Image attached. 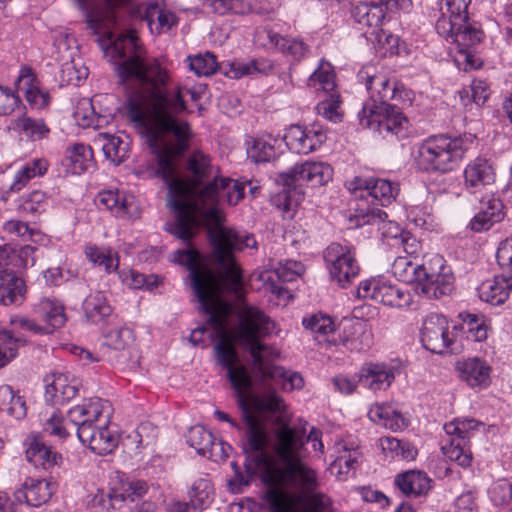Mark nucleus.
I'll return each instance as SVG.
<instances>
[{
	"label": "nucleus",
	"mask_w": 512,
	"mask_h": 512,
	"mask_svg": "<svg viewBox=\"0 0 512 512\" xmlns=\"http://www.w3.org/2000/svg\"><path fill=\"white\" fill-rule=\"evenodd\" d=\"M85 14L88 27L95 34H108L105 56L115 65L122 83L133 82L137 88L127 99V115L131 122L143 129L147 143L157 162L156 174L168 185L169 205L175 221L167 231L183 241L196 233L200 220L223 221L221 202L235 206L245 195V183L218 175L214 181L190 197L189 187L175 177L174 160L188 148L192 138L190 124L182 117L187 110L185 88L168 90L170 73L163 63L144 56L136 32L114 35L108 31L110 16L93 4V0H74ZM110 6L129 0H105Z\"/></svg>",
	"instance_id": "obj_1"
},
{
	"label": "nucleus",
	"mask_w": 512,
	"mask_h": 512,
	"mask_svg": "<svg viewBox=\"0 0 512 512\" xmlns=\"http://www.w3.org/2000/svg\"><path fill=\"white\" fill-rule=\"evenodd\" d=\"M266 428H244L242 446L246 453H257L261 481L268 485L265 498L272 512H333L332 500L318 491L315 470L302 460L305 429L276 428L272 449L280 466L265 451Z\"/></svg>",
	"instance_id": "obj_2"
},
{
	"label": "nucleus",
	"mask_w": 512,
	"mask_h": 512,
	"mask_svg": "<svg viewBox=\"0 0 512 512\" xmlns=\"http://www.w3.org/2000/svg\"><path fill=\"white\" fill-rule=\"evenodd\" d=\"M238 323L232 330L234 341L252 358L255 373L264 381L273 380L285 391L299 390L304 387L300 373L287 371L272 364L279 351L262 343L261 339L276 331V324L260 309L244 305L238 311Z\"/></svg>",
	"instance_id": "obj_3"
},
{
	"label": "nucleus",
	"mask_w": 512,
	"mask_h": 512,
	"mask_svg": "<svg viewBox=\"0 0 512 512\" xmlns=\"http://www.w3.org/2000/svg\"><path fill=\"white\" fill-rule=\"evenodd\" d=\"M476 137L468 134L451 137L447 134L432 135L422 140L416 149V167L424 172L448 173L462 162Z\"/></svg>",
	"instance_id": "obj_4"
},
{
	"label": "nucleus",
	"mask_w": 512,
	"mask_h": 512,
	"mask_svg": "<svg viewBox=\"0 0 512 512\" xmlns=\"http://www.w3.org/2000/svg\"><path fill=\"white\" fill-rule=\"evenodd\" d=\"M111 415L112 408L107 400L89 398L70 408L66 419L59 412L53 411L43 427L50 435L64 439L70 435L68 427L72 426L79 437L84 429L91 430L100 422L110 423Z\"/></svg>",
	"instance_id": "obj_5"
},
{
	"label": "nucleus",
	"mask_w": 512,
	"mask_h": 512,
	"mask_svg": "<svg viewBox=\"0 0 512 512\" xmlns=\"http://www.w3.org/2000/svg\"><path fill=\"white\" fill-rule=\"evenodd\" d=\"M358 119L363 128L376 131L386 139H405L411 133L410 121L392 104L382 107L375 102H364Z\"/></svg>",
	"instance_id": "obj_6"
},
{
	"label": "nucleus",
	"mask_w": 512,
	"mask_h": 512,
	"mask_svg": "<svg viewBox=\"0 0 512 512\" xmlns=\"http://www.w3.org/2000/svg\"><path fill=\"white\" fill-rule=\"evenodd\" d=\"M356 295L397 309H408L414 303V294L407 286L394 284L384 278L361 281Z\"/></svg>",
	"instance_id": "obj_7"
},
{
	"label": "nucleus",
	"mask_w": 512,
	"mask_h": 512,
	"mask_svg": "<svg viewBox=\"0 0 512 512\" xmlns=\"http://www.w3.org/2000/svg\"><path fill=\"white\" fill-rule=\"evenodd\" d=\"M324 261L331 280L348 287L360 273L355 249L350 244L331 243L324 251Z\"/></svg>",
	"instance_id": "obj_8"
},
{
	"label": "nucleus",
	"mask_w": 512,
	"mask_h": 512,
	"mask_svg": "<svg viewBox=\"0 0 512 512\" xmlns=\"http://www.w3.org/2000/svg\"><path fill=\"white\" fill-rule=\"evenodd\" d=\"M416 291L428 298L439 299L451 294L454 289V275L446 261L439 255L433 256L424 269L418 272Z\"/></svg>",
	"instance_id": "obj_9"
},
{
	"label": "nucleus",
	"mask_w": 512,
	"mask_h": 512,
	"mask_svg": "<svg viewBox=\"0 0 512 512\" xmlns=\"http://www.w3.org/2000/svg\"><path fill=\"white\" fill-rule=\"evenodd\" d=\"M254 43L260 47L281 53L294 64L305 60L311 52L310 45L303 37L281 35L265 27L256 29L254 33Z\"/></svg>",
	"instance_id": "obj_10"
},
{
	"label": "nucleus",
	"mask_w": 512,
	"mask_h": 512,
	"mask_svg": "<svg viewBox=\"0 0 512 512\" xmlns=\"http://www.w3.org/2000/svg\"><path fill=\"white\" fill-rule=\"evenodd\" d=\"M181 155L182 154L175 158V164ZM185 171L187 174V181L183 180V182L189 187L188 193L190 194V197H195L202 187L207 185L209 182L214 181V179L220 174L219 167L213 164L211 157L201 150H195L188 155L185 161ZM175 177L178 179L176 165Z\"/></svg>",
	"instance_id": "obj_11"
},
{
	"label": "nucleus",
	"mask_w": 512,
	"mask_h": 512,
	"mask_svg": "<svg viewBox=\"0 0 512 512\" xmlns=\"http://www.w3.org/2000/svg\"><path fill=\"white\" fill-rule=\"evenodd\" d=\"M420 339L425 349L436 354L444 353L454 339L447 318L437 313L428 314L422 323Z\"/></svg>",
	"instance_id": "obj_12"
},
{
	"label": "nucleus",
	"mask_w": 512,
	"mask_h": 512,
	"mask_svg": "<svg viewBox=\"0 0 512 512\" xmlns=\"http://www.w3.org/2000/svg\"><path fill=\"white\" fill-rule=\"evenodd\" d=\"M326 139V131L318 123L309 126L291 125L283 136L290 151L304 155L318 150Z\"/></svg>",
	"instance_id": "obj_13"
},
{
	"label": "nucleus",
	"mask_w": 512,
	"mask_h": 512,
	"mask_svg": "<svg viewBox=\"0 0 512 512\" xmlns=\"http://www.w3.org/2000/svg\"><path fill=\"white\" fill-rule=\"evenodd\" d=\"M348 190L356 197L370 196L380 205L391 204L399 192L397 183L387 179L356 176L347 183Z\"/></svg>",
	"instance_id": "obj_14"
},
{
	"label": "nucleus",
	"mask_w": 512,
	"mask_h": 512,
	"mask_svg": "<svg viewBox=\"0 0 512 512\" xmlns=\"http://www.w3.org/2000/svg\"><path fill=\"white\" fill-rule=\"evenodd\" d=\"M23 450L25 459L36 469L51 471L59 467L63 462V457L48 446L44 438L39 433H29L23 440Z\"/></svg>",
	"instance_id": "obj_15"
},
{
	"label": "nucleus",
	"mask_w": 512,
	"mask_h": 512,
	"mask_svg": "<svg viewBox=\"0 0 512 512\" xmlns=\"http://www.w3.org/2000/svg\"><path fill=\"white\" fill-rule=\"evenodd\" d=\"M333 177V168L330 164L321 161H305L295 164L286 173L284 181L287 186L307 183L311 187L327 184Z\"/></svg>",
	"instance_id": "obj_16"
},
{
	"label": "nucleus",
	"mask_w": 512,
	"mask_h": 512,
	"mask_svg": "<svg viewBox=\"0 0 512 512\" xmlns=\"http://www.w3.org/2000/svg\"><path fill=\"white\" fill-rule=\"evenodd\" d=\"M99 208L110 211L114 216L127 220L140 217V206L132 194L119 190H104L97 195Z\"/></svg>",
	"instance_id": "obj_17"
},
{
	"label": "nucleus",
	"mask_w": 512,
	"mask_h": 512,
	"mask_svg": "<svg viewBox=\"0 0 512 512\" xmlns=\"http://www.w3.org/2000/svg\"><path fill=\"white\" fill-rule=\"evenodd\" d=\"M358 81L364 84L369 99L366 102H375L380 106L390 105L389 98L393 81L383 71L373 65L364 66L357 74Z\"/></svg>",
	"instance_id": "obj_18"
},
{
	"label": "nucleus",
	"mask_w": 512,
	"mask_h": 512,
	"mask_svg": "<svg viewBox=\"0 0 512 512\" xmlns=\"http://www.w3.org/2000/svg\"><path fill=\"white\" fill-rule=\"evenodd\" d=\"M456 370L460 380L472 389L483 390L491 384L492 366L478 356L458 361Z\"/></svg>",
	"instance_id": "obj_19"
},
{
	"label": "nucleus",
	"mask_w": 512,
	"mask_h": 512,
	"mask_svg": "<svg viewBox=\"0 0 512 512\" xmlns=\"http://www.w3.org/2000/svg\"><path fill=\"white\" fill-rule=\"evenodd\" d=\"M440 36L445 38L446 41L455 44L458 52L464 56L471 67H478V65L470 62L471 53L469 52V49L479 44L484 37L483 31L477 23L471 22L467 18V20L463 21V24L453 26L452 31L448 35Z\"/></svg>",
	"instance_id": "obj_20"
},
{
	"label": "nucleus",
	"mask_w": 512,
	"mask_h": 512,
	"mask_svg": "<svg viewBox=\"0 0 512 512\" xmlns=\"http://www.w3.org/2000/svg\"><path fill=\"white\" fill-rule=\"evenodd\" d=\"M471 0H439L440 17L435 29L438 35H448L453 26L463 24L469 18L468 8Z\"/></svg>",
	"instance_id": "obj_21"
},
{
	"label": "nucleus",
	"mask_w": 512,
	"mask_h": 512,
	"mask_svg": "<svg viewBox=\"0 0 512 512\" xmlns=\"http://www.w3.org/2000/svg\"><path fill=\"white\" fill-rule=\"evenodd\" d=\"M495 182V171L488 159L477 157L464 169L465 188L473 194L482 192Z\"/></svg>",
	"instance_id": "obj_22"
},
{
	"label": "nucleus",
	"mask_w": 512,
	"mask_h": 512,
	"mask_svg": "<svg viewBox=\"0 0 512 512\" xmlns=\"http://www.w3.org/2000/svg\"><path fill=\"white\" fill-rule=\"evenodd\" d=\"M53 380L46 385L45 398L53 405H63L76 397L80 388V380L70 373L57 372Z\"/></svg>",
	"instance_id": "obj_23"
},
{
	"label": "nucleus",
	"mask_w": 512,
	"mask_h": 512,
	"mask_svg": "<svg viewBox=\"0 0 512 512\" xmlns=\"http://www.w3.org/2000/svg\"><path fill=\"white\" fill-rule=\"evenodd\" d=\"M187 443L196 452L212 461H219L227 457L224 452L223 443H215L213 434L202 425H195L190 428L187 436Z\"/></svg>",
	"instance_id": "obj_24"
},
{
	"label": "nucleus",
	"mask_w": 512,
	"mask_h": 512,
	"mask_svg": "<svg viewBox=\"0 0 512 512\" xmlns=\"http://www.w3.org/2000/svg\"><path fill=\"white\" fill-rule=\"evenodd\" d=\"M78 439L98 455H107L118 445V438L109 429V423L103 424V422L98 423L91 430L84 429Z\"/></svg>",
	"instance_id": "obj_25"
},
{
	"label": "nucleus",
	"mask_w": 512,
	"mask_h": 512,
	"mask_svg": "<svg viewBox=\"0 0 512 512\" xmlns=\"http://www.w3.org/2000/svg\"><path fill=\"white\" fill-rule=\"evenodd\" d=\"M55 491V485L46 479L28 477L14 496L19 503L39 507L48 502Z\"/></svg>",
	"instance_id": "obj_26"
},
{
	"label": "nucleus",
	"mask_w": 512,
	"mask_h": 512,
	"mask_svg": "<svg viewBox=\"0 0 512 512\" xmlns=\"http://www.w3.org/2000/svg\"><path fill=\"white\" fill-rule=\"evenodd\" d=\"M394 379V367L385 363H365L358 373L359 383L374 392L386 390Z\"/></svg>",
	"instance_id": "obj_27"
},
{
	"label": "nucleus",
	"mask_w": 512,
	"mask_h": 512,
	"mask_svg": "<svg viewBox=\"0 0 512 512\" xmlns=\"http://www.w3.org/2000/svg\"><path fill=\"white\" fill-rule=\"evenodd\" d=\"M33 313L40 319L45 335L53 333L64 326L67 321L63 304L55 298H42L33 305Z\"/></svg>",
	"instance_id": "obj_28"
},
{
	"label": "nucleus",
	"mask_w": 512,
	"mask_h": 512,
	"mask_svg": "<svg viewBox=\"0 0 512 512\" xmlns=\"http://www.w3.org/2000/svg\"><path fill=\"white\" fill-rule=\"evenodd\" d=\"M15 86L18 93L24 94L33 109L40 110L48 106L49 93L40 88L39 81L30 68H21Z\"/></svg>",
	"instance_id": "obj_29"
},
{
	"label": "nucleus",
	"mask_w": 512,
	"mask_h": 512,
	"mask_svg": "<svg viewBox=\"0 0 512 512\" xmlns=\"http://www.w3.org/2000/svg\"><path fill=\"white\" fill-rule=\"evenodd\" d=\"M504 218L503 204L500 199L489 196L480 201L478 213L471 219L469 227L474 232L490 229Z\"/></svg>",
	"instance_id": "obj_30"
},
{
	"label": "nucleus",
	"mask_w": 512,
	"mask_h": 512,
	"mask_svg": "<svg viewBox=\"0 0 512 512\" xmlns=\"http://www.w3.org/2000/svg\"><path fill=\"white\" fill-rule=\"evenodd\" d=\"M511 292L512 275L506 276L503 272L501 275L483 282L478 288L480 299L495 306L503 304Z\"/></svg>",
	"instance_id": "obj_31"
},
{
	"label": "nucleus",
	"mask_w": 512,
	"mask_h": 512,
	"mask_svg": "<svg viewBox=\"0 0 512 512\" xmlns=\"http://www.w3.org/2000/svg\"><path fill=\"white\" fill-rule=\"evenodd\" d=\"M143 14L152 32H167L177 24L175 13L167 9L163 2L158 0L147 2L144 5Z\"/></svg>",
	"instance_id": "obj_32"
},
{
	"label": "nucleus",
	"mask_w": 512,
	"mask_h": 512,
	"mask_svg": "<svg viewBox=\"0 0 512 512\" xmlns=\"http://www.w3.org/2000/svg\"><path fill=\"white\" fill-rule=\"evenodd\" d=\"M362 220L363 224L376 226L382 238L391 246H397L405 232L398 223L387 220V213L380 209L369 210Z\"/></svg>",
	"instance_id": "obj_33"
},
{
	"label": "nucleus",
	"mask_w": 512,
	"mask_h": 512,
	"mask_svg": "<svg viewBox=\"0 0 512 512\" xmlns=\"http://www.w3.org/2000/svg\"><path fill=\"white\" fill-rule=\"evenodd\" d=\"M343 345L350 351H365L371 345V333L360 322H349L344 325L336 345Z\"/></svg>",
	"instance_id": "obj_34"
},
{
	"label": "nucleus",
	"mask_w": 512,
	"mask_h": 512,
	"mask_svg": "<svg viewBox=\"0 0 512 512\" xmlns=\"http://www.w3.org/2000/svg\"><path fill=\"white\" fill-rule=\"evenodd\" d=\"M369 419L392 431H401L408 426V421L391 404L376 403L368 411Z\"/></svg>",
	"instance_id": "obj_35"
},
{
	"label": "nucleus",
	"mask_w": 512,
	"mask_h": 512,
	"mask_svg": "<svg viewBox=\"0 0 512 512\" xmlns=\"http://www.w3.org/2000/svg\"><path fill=\"white\" fill-rule=\"evenodd\" d=\"M94 144L100 146L106 159L115 165L123 163L128 157L130 147L127 137L123 139L119 136L99 133L94 139Z\"/></svg>",
	"instance_id": "obj_36"
},
{
	"label": "nucleus",
	"mask_w": 512,
	"mask_h": 512,
	"mask_svg": "<svg viewBox=\"0 0 512 512\" xmlns=\"http://www.w3.org/2000/svg\"><path fill=\"white\" fill-rule=\"evenodd\" d=\"M24 292V281L13 270H0V304H19L23 300Z\"/></svg>",
	"instance_id": "obj_37"
},
{
	"label": "nucleus",
	"mask_w": 512,
	"mask_h": 512,
	"mask_svg": "<svg viewBox=\"0 0 512 512\" xmlns=\"http://www.w3.org/2000/svg\"><path fill=\"white\" fill-rule=\"evenodd\" d=\"M302 324L305 329L309 330L319 342H325L336 345L335 324L331 317L321 313L304 317Z\"/></svg>",
	"instance_id": "obj_38"
},
{
	"label": "nucleus",
	"mask_w": 512,
	"mask_h": 512,
	"mask_svg": "<svg viewBox=\"0 0 512 512\" xmlns=\"http://www.w3.org/2000/svg\"><path fill=\"white\" fill-rule=\"evenodd\" d=\"M395 485L406 496H420L430 489V478L421 471L410 470L395 478Z\"/></svg>",
	"instance_id": "obj_39"
},
{
	"label": "nucleus",
	"mask_w": 512,
	"mask_h": 512,
	"mask_svg": "<svg viewBox=\"0 0 512 512\" xmlns=\"http://www.w3.org/2000/svg\"><path fill=\"white\" fill-rule=\"evenodd\" d=\"M49 164L46 159L37 158L24 163L15 173L9 186L10 192L21 191L32 179L46 174Z\"/></svg>",
	"instance_id": "obj_40"
},
{
	"label": "nucleus",
	"mask_w": 512,
	"mask_h": 512,
	"mask_svg": "<svg viewBox=\"0 0 512 512\" xmlns=\"http://www.w3.org/2000/svg\"><path fill=\"white\" fill-rule=\"evenodd\" d=\"M351 15L355 22L370 28H379L385 19L384 8L374 2H360L354 5Z\"/></svg>",
	"instance_id": "obj_41"
},
{
	"label": "nucleus",
	"mask_w": 512,
	"mask_h": 512,
	"mask_svg": "<svg viewBox=\"0 0 512 512\" xmlns=\"http://www.w3.org/2000/svg\"><path fill=\"white\" fill-rule=\"evenodd\" d=\"M335 72L325 59L319 61L317 69L307 79V86L315 92L331 93L335 90Z\"/></svg>",
	"instance_id": "obj_42"
},
{
	"label": "nucleus",
	"mask_w": 512,
	"mask_h": 512,
	"mask_svg": "<svg viewBox=\"0 0 512 512\" xmlns=\"http://www.w3.org/2000/svg\"><path fill=\"white\" fill-rule=\"evenodd\" d=\"M379 447L391 459L405 461L414 460L417 457V448L408 441H402L395 437H382L379 439Z\"/></svg>",
	"instance_id": "obj_43"
},
{
	"label": "nucleus",
	"mask_w": 512,
	"mask_h": 512,
	"mask_svg": "<svg viewBox=\"0 0 512 512\" xmlns=\"http://www.w3.org/2000/svg\"><path fill=\"white\" fill-rule=\"evenodd\" d=\"M279 142L280 139L271 134L259 136L248 147L247 155L255 163L268 162L275 157L276 146Z\"/></svg>",
	"instance_id": "obj_44"
},
{
	"label": "nucleus",
	"mask_w": 512,
	"mask_h": 512,
	"mask_svg": "<svg viewBox=\"0 0 512 512\" xmlns=\"http://www.w3.org/2000/svg\"><path fill=\"white\" fill-rule=\"evenodd\" d=\"M66 154L75 174L84 173L95 166L94 153L90 145L75 143L67 149Z\"/></svg>",
	"instance_id": "obj_45"
},
{
	"label": "nucleus",
	"mask_w": 512,
	"mask_h": 512,
	"mask_svg": "<svg viewBox=\"0 0 512 512\" xmlns=\"http://www.w3.org/2000/svg\"><path fill=\"white\" fill-rule=\"evenodd\" d=\"M83 310L86 317L94 323L104 320L112 313V308L101 291L91 292L85 298Z\"/></svg>",
	"instance_id": "obj_46"
},
{
	"label": "nucleus",
	"mask_w": 512,
	"mask_h": 512,
	"mask_svg": "<svg viewBox=\"0 0 512 512\" xmlns=\"http://www.w3.org/2000/svg\"><path fill=\"white\" fill-rule=\"evenodd\" d=\"M214 489L208 478H199L195 480L189 490V499L192 502L194 511H202L213 501Z\"/></svg>",
	"instance_id": "obj_47"
},
{
	"label": "nucleus",
	"mask_w": 512,
	"mask_h": 512,
	"mask_svg": "<svg viewBox=\"0 0 512 512\" xmlns=\"http://www.w3.org/2000/svg\"><path fill=\"white\" fill-rule=\"evenodd\" d=\"M13 128L24 134L32 141L41 140L50 132L49 127L42 119H34L26 115H22L12 122Z\"/></svg>",
	"instance_id": "obj_48"
},
{
	"label": "nucleus",
	"mask_w": 512,
	"mask_h": 512,
	"mask_svg": "<svg viewBox=\"0 0 512 512\" xmlns=\"http://www.w3.org/2000/svg\"><path fill=\"white\" fill-rule=\"evenodd\" d=\"M273 68V64L269 59L259 58L249 61H233L230 64L229 74L232 78H241L256 73L266 74Z\"/></svg>",
	"instance_id": "obj_49"
},
{
	"label": "nucleus",
	"mask_w": 512,
	"mask_h": 512,
	"mask_svg": "<svg viewBox=\"0 0 512 512\" xmlns=\"http://www.w3.org/2000/svg\"><path fill=\"white\" fill-rule=\"evenodd\" d=\"M425 264H418L408 256H398L391 266L392 274L404 283H411L415 286L418 282V272L424 269Z\"/></svg>",
	"instance_id": "obj_50"
},
{
	"label": "nucleus",
	"mask_w": 512,
	"mask_h": 512,
	"mask_svg": "<svg viewBox=\"0 0 512 512\" xmlns=\"http://www.w3.org/2000/svg\"><path fill=\"white\" fill-rule=\"evenodd\" d=\"M441 450L447 458L460 466L467 467L471 463L472 455L467 448V441L463 439L448 436V439L442 443Z\"/></svg>",
	"instance_id": "obj_51"
},
{
	"label": "nucleus",
	"mask_w": 512,
	"mask_h": 512,
	"mask_svg": "<svg viewBox=\"0 0 512 512\" xmlns=\"http://www.w3.org/2000/svg\"><path fill=\"white\" fill-rule=\"evenodd\" d=\"M203 6L219 15H245L252 10L247 0H204Z\"/></svg>",
	"instance_id": "obj_52"
},
{
	"label": "nucleus",
	"mask_w": 512,
	"mask_h": 512,
	"mask_svg": "<svg viewBox=\"0 0 512 512\" xmlns=\"http://www.w3.org/2000/svg\"><path fill=\"white\" fill-rule=\"evenodd\" d=\"M85 255L89 261L102 267L107 273H111L118 268L117 253L109 248L90 245L85 248Z\"/></svg>",
	"instance_id": "obj_53"
},
{
	"label": "nucleus",
	"mask_w": 512,
	"mask_h": 512,
	"mask_svg": "<svg viewBox=\"0 0 512 512\" xmlns=\"http://www.w3.org/2000/svg\"><path fill=\"white\" fill-rule=\"evenodd\" d=\"M149 484L142 479L129 478L121 482L120 492L114 493L115 498L135 502L149 493Z\"/></svg>",
	"instance_id": "obj_54"
},
{
	"label": "nucleus",
	"mask_w": 512,
	"mask_h": 512,
	"mask_svg": "<svg viewBox=\"0 0 512 512\" xmlns=\"http://www.w3.org/2000/svg\"><path fill=\"white\" fill-rule=\"evenodd\" d=\"M488 493L494 505L507 507L512 511V486L510 485V480L503 478L495 481Z\"/></svg>",
	"instance_id": "obj_55"
},
{
	"label": "nucleus",
	"mask_w": 512,
	"mask_h": 512,
	"mask_svg": "<svg viewBox=\"0 0 512 512\" xmlns=\"http://www.w3.org/2000/svg\"><path fill=\"white\" fill-rule=\"evenodd\" d=\"M480 423L475 419L457 418L449 423L444 424V431L447 436H453L467 441L471 431L475 430Z\"/></svg>",
	"instance_id": "obj_56"
},
{
	"label": "nucleus",
	"mask_w": 512,
	"mask_h": 512,
	"mask_svg": "<svg viewBox=\"0 0 512 512\" xmlns=\"http://www.w3.org/2000/svg\"><path fill=\"white\" fill-rule=\"evenodd\" d=\"M188 62L190 70L197 76H209L217 70L216 58L211 53L189 56Z\"/></svg>",
	"instance_id": "obj_57"
},
{
	"label": "nucleus",
	"mask_w": 512,
	"mask_h": 512,
	"mask_svg": "<svg viewBox=\"0 0 512 512\" xmlns=\"http://www.w3.org/2000/svg\"><path fill=\"white\" fill-rule=\"evenodd\" d=\"M340 96L338 94L330 93L328 97L317 104V112L323 118L337 123L341 121L342 114L340 112Z\"/></svg>",
	"instance_id": "obj_58"
},
{
	"label": "nucleus",
	"mask_w": 512,
	"mask_h": 512,
	"mask_svg": "<svg viewBox=\"0 0 512 512\" xmlns=\"http://www.w3.org/2000/svg\"><path fill=\"white\" fill-rule=\"evenodd\" d=\"M48 206V197L46 193L34 190L29 193L19 205V210L27 214L41 213Z\"/></svg>",
	"instance_id": "obj_59"
},
{
	"label": "nucleus",
	"mask_w": 512,
	"mask_h": 512,
	"mask_svg": "<svg viewBox=\"0 0 512 512\" xmlns=\"http://www.w3.org/2000/svg\"><path fill=\"white\" fill-rule=\"evenodd\" d=\"M0 340L7 342V345L0 346V368L7 365L17 356V343L22 342L20 338H13L12 332L0 326Z\"/></svg>",
	"instance_id": "obj_60"
},
{
	"label": "nucleus",
	"mask_w": 512,
	"mask_h": 512,
	"mask_svg": "<svg viewBox=\"0 0 512 512\" xmlns=\"http://www.w3.org/2000/svg\"><path fill=\"white\" fill-rule=\"evenodd\" d=\"M133 341V332L127 327L112 330L105 337V345L114 350H124L129 347Z\"/></svg>",
	"instance_id": "obj_61"
},
{
	"label": "nucleus",
	"mask_w": 512,
	"mask_h": 512,
	"mask_svg": "<svg viewBox=\"0 0 512 512\" xmlns=\"http://www.w3.org/2000/svg\"><path fill=\"white\" fill-rule=\"evenodd\" d=\"M304 265L296 260L280 261L275 268V273L279 280L283 282H292L304 273Z\"/></svg>",
	"instance_id": "obj_62"
},
{
	"label": "nucleus",
	"mask_w": 512,
	"mask_h": 512,
	"mask_svg": "<svg viewBox=\"0 0 512 512\" xmlns=\"http://www.w3.org/2000/svg\"><path fill=\"white\" fill-rule=\"evenodd\" d=\"M407 219L416 227L429 229L432 226L433 218L431 209L427 205H414L407 209Z\"/></svg>",
	"instance_id": "obj_63"
},
{
	"label": "nucleus",
	"mask_w": 512,
	"mask_h": 512,
	"mask_svg": "<svg viewBox=\"0 0 512 512\" xmlns=\"http://www.w3.org/2000/svg\"><path fill=\"white\" fill-rule=\"evenodd\" d=\"M496 259L502 272L512 275V238L500 242L496 251Z\"/></svg>",
	"instance_id": "obj_64"
}]
</instances>
